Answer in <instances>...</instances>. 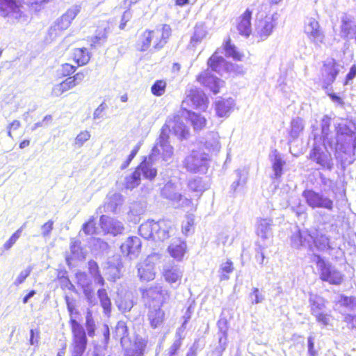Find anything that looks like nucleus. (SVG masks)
<instances>
[{"label": "nucleus", "instance_id": "nucleus-1", "mask_svg": "<svg viewBox=\"0 0 356 356\" xmlns=\"http://www.w3.org/2000/svg\"><path fill=\"white\" fill-rule=\"evenodd\" d=\"M332 119L328 115H324L321 120V136L318 141H323L331 149L334 150V156L338 159L341 154L345 153L349 145L356 148V134L346 124H338L335 126L336 133L330 129Z\"/></svg>", "mask_w": 356, "mask_h": 356}, {"label": "nucleus", "instance_id": "nucleus-2", "mask_svg": "<svg viewBox=\"0 0 356 356\" xmlns=\"http://www.w3.org/2000/svg\"><path fill=\"white\" fill-rule=\"evenodd\" d=\"M172 130L174 134L179 139L186 138L188 135V129L181 121L179 116H174L169 118L163 126L160 135L152 149L149 159L154 160V157L161 155L165 162H170L173 156V147L170 144L169 133Z\"/></svg>", "mask_w": 356, "mask_h": 356}, {"label": "nucleus", "instance_id": "nucleus-3", "mask_svg": "<svg viewBox=\"0 0 356 356\" xmlns=\"http://www.w3.org/2000/svg\"><path fill=\"white\" fill-rule=\"evenodd\" d=\"M226 63L227 61L222 56H218L217 51L214 52L207 61L209 68L197 76V81L214 94L218 93L224 81L211 74V71L220 74L224 71Z\"/></svg>", "mask_w": 356, "mask_h": 356}, {"label": "nucleus", "instance_id": "nucleus-4", "mask_svg": "<svg viewBox=\"0 0 356 356\" xmlns=\"http://www.w3.org/2000/svg\"><path fill=\"white\" fill-rule=\"evenodd\" d=\"M170 35L171 28L168 24H164L161 29L146 30L139 37L137 49L140 51H145L150 47L153 39L158 40L161 37L159 41L153 45L155 50H160L167 43Z\"/></svg>", "mask_w": 356, "mask_h": 356}, {"label": "nucleus", "instance_id": "nucleus-5", "mask_svg": "<svg viewBox=\"0 0 356 356\" xmlns=\"http://www.w3.org/2000/svg\"><path fill=\"white\" fill-rule=\"evenodd\" d=\"M314 140L313 147L309 154V159L318 166V169L332 171L334 164L330 152L327 149L328 145L318 141L317 136H314Z\"/></svg>", "mask_w": 356, "mask_h": 356}, {"label": "nucleus", "instance_id": "nucleus-6", "mask_svg": "<svg viewBox=\"0 0 356 356\" xmlns=\"http://www.w3.org/2000/svg\"><path fill=\"white\" fill-rule=\"evenodd\" d=\"M315 257L316 258L315 261L320 279L323 282L332 285H341L344 280V274L332 263L323 259L320 255H316Z\"/></svg>", "mask_w": 356, "mask_h": 356}, {"label": "nucleus", "instance_id": "nucleus-7", "mask_svg": "<svg viewBox=\"0 0 356 356\" xmlns=\"http://www.w3.org/2000/svg\"><path fill=\"white\" fill-rule=\"evenodd\" d=\"M19 0H0V13L11 24H25L29 16L22 10Z\"/></svg>", "mask_w": 356, "mask_h": 356}, {"label": "nucleus", "instance_id": "nucleus-8", "mask_svg": "<svg viewBox=\"0 0 356 356\" xmlns=\"http://www.w3.org/2000/svg\"><path fill=\"white\" fill-rule=\"evenodd\" d=\"M70 324L72 330V356H83L88 343L86 330L83 325L74 318H71Z\"/></svg>", "mask_w": 356, "mask_h": 356}, {"label": "nucleus", "instance_id": "nucleus-9", "mask_svg": "<svg viewBox=\"0 0 356 356\" xmlns=\"http://www.w3.org/2000/svg\"><path fill=\"white\" fill-rule=\"evenodd\" d=\"M141 293L145 305L149 308L161 307L170 297V292L164 289L160 284H155L147 289H142Z\"/></svg>", "mask_w": 356, "mask_h": 356}, {"label": "nucleus", "instance_id": "nucleus-10", "mask_svg": "<svg viewBox=\"0 0 356 356\" xmlns=\"http://www.w3.org/2000/svg\"><path fill=\"white\" fill-rule=\"evenodd\" d=\"M141 175L146 179L152 180L157 175V170L149 162H143L129 176L126 177L124 186L132 190L140 183Z\"/></svg>", "mask_w": 356, "mask_h": 356}, {"label": "nucleus", "instance_id": "nucleus-11", "mask_svg": "<svg viewBox=\"0 0 356 356\" xmlns=\"http://www.w3.org/2000/svg\"><path fill=\"white\" fill-rule=\"evenodd\" d=\"M302 195L307 204L313 209L321 208L331 211L334 207L333 200L321 192L306 189L302 192Z\"/></svg>", "mask_w": 356, "mask_h": 356}, {"label": "nucleus", "instance_id": "nucleus-12", "mask_svg": "<svg viewBox=\"0 0 356 356\" xmlns=\"http://www.w3.org/2000/svg\"><path fill=\"white\" fill-rule=\"evenodd\" d=\"M309 302L311 313L315 316L316 321L323 325H327L330 316L327 312L325 300L319 296L310 294Z\"/></svg>", "mask_w": 356, "mask_h": 356}, {"label": "nucleus", "instance_id": "nucleus-13", "mask_svg": "<svg viewBox=\"0 0 356 356\" xmlns=\"http://www.w3.org/2000/svg\"><path fill=\"white\" fill-rule=\"evenodd\" d=\"M208 155L200 151H192L186 157L184 165L191 172H204L207 169Z\"/></svg>", "mask_w": 356, "mask_h": 356}, {"label": "nucleus", "instance_id": "nucleus-14", "mask_svg": "<svg viewBox=\"0 0 356 356\" xmlns=\"http://www.w3.org/2000/svg\"><path fill=\"white\" fill-rule=\"evenodd\" d=\"M304 33L309 41L316 47H321L325 41V34L318 22L314 17H307L305 20Z\"/></svg>", "mask_w": 356, "mask_h": 356}, {"label": "nucleus", "instance_id": "nucleus-15", "mask_svg": "<svg viewBox=\"0 0 356 356\" xmlns=\"http://www.w3.org/2000/svg\"><path fill=\"white\" fill-rule=\"evenodd\" d=\"M280 15L274 13L270 16H266L265 18L259 21L257 26V33L261 40L267 39L273 33V29L277 25Z\"/></svg>", "mask_w": 356, "mask_h": 356}, {"label": "nucleus", "instance_id": "nucleus-16", "mask_svg": "<svg viewBox=\"0 0 356 356\" xmlns=\"http://www.w3.org/2000/svg\"><path fill=\"white\" fill-rule=\"evenodd\" d=\"M79 12L80 8L78 6H74L68 9L51 27L50 34L52 35L53 32L55 31V35H57L56 31H63L67 29L70 26L72 19L75 18Z\"/></svg>", "mask_w": 356, "mask_h": 356}, {"label": "nucleus", "instance_id": "nucleus-17", "mask_svg": "<svg viewBox=\"0 0 356 356\" xmlns=\"http://www.w3.org/2000/svg\"><path fill=\"white\" fill-rule=\"evenodd\" d=\"M339 72V65L333 58H327L325 60L322 68V77L323 87L327 88L335 81Z\"/></svg>", "mask_w": 356, "mask_h": 356}, {"label": "nucleus", "instance_id": "nucleus-18", "mask_svg": "<svg viewBox=\"0 0 356 356\" xmlns=\"http://www.w3.org/2000/svg\"><path fill=\"white\" fill-rule=\"evenodd\" d=\"M184 270L178 265L168 264L163 267V277L170 286L177 289L181 284Z\"/></svg>", "mask_w": 356, "mask_h": 356}, {"label": "nucleus", "instance_id": "nucleus-19", "mask_svg": "<svg viewBox=\"0 0 356 356\" xmlns=\"http://www.w3.org/2000/svg\"><path fill=\"white\" fill-rule=\"evenodd\" d=\"M151 226L153 234L152 239L154 241H164L170 237L173 231L172 223L168 220H151Z\"/></svg>", "mask_w": 356, "mask_h": 356}, {"label": "nucleus", "instance_id": "nucleus-20", "mask_svg": "<svg viewBox=\"0 0 356 356\" xmlns=\"http://www.w3.org/2000/svg\"><path fill=\"white\" fill-rule=\"evenodd\" d=\"M161 195L177 203L179 207H184L191 203L190 200L184 198L180 193L177 192V186L172 181H169L165 184L161 190Z\"/></svg>", "mask_w": 356, "mask_h": 356}, {"label": "nucleus", "instance_id": "nucleus-21", "mask_svg": "<svg viewBox=\"0 0 356 356\" xmlns=\"http://www.w3.org/2000/svg\"><path fill=\"white\" fill-rule=\"evenodd\" d=\"M120 249L130 259H136L141 250V241L137 236H129L121 245Z\"/></svg>", "mask_w": 356, "mask_h": 356}, {"label": "nucleus", "instance_id": "nucleus-22", "mask_svg": "<svg viewBox=\"0 0 356 356\" xmlns=\"http://www.w3.org/2000/svg\"><path fill=\"white\" fill-rule=\"evenodd\" d=\"M191 102L192 104L197 108L205 110L207 107V97L202 90L197 88H191L187 93L183 104Z\"/></svg>", "mask_w": 356, "mask_h": 356}, {"label": "nucleus", "instance_id": "nucleus-23", "mask_svg": "<svg viewBox=\"0 0 356 356\" xmlns=\"http://www.w3.org/2000/svg\"><path fill=\"white\" fill-rule=\"evenodd\" d=\"M138 276L141 281L149 282L155 277V266L152 259L148 257L137 265Z\"/></svg>", "mask_w": 356, "mask_h": 356}, {"label": "nucleus", "instance_id": "nucleus-24", "mask_svg": "<svg viewBox=\"0 0 356 356\" xmlns=\"http://www.w3.org/2000/svg\"><path fill=\"white\" fill-rule=\"evenodd\" d=\"M99 222L104 232L113 236L122 234L124 229L122 222L104 215L101 216Z\"/></svg>", "mask_w": 356, "mask_h": 356}, {"label": "nucleus", "instance_id": "nucleus-25", "mask_svg": "<svg viewBox=\"0 0 356 356\" xmlns=\"http://www.w3.org/2000/svg\"><path fill=\"white\" fill-rule=\"evenodd\" d=\"M341 34L343 38H353L356 35V24L353 17L343 14L341 18Z\"/></svg>", "mask_w": 356, "mask_h": 356}, {"label": "nucleus", "instance_id": "nucleus-26", "mask_svg": "<svg viewBox=\"0 0 356 356\" xmlns=\"http://www.w3.org/2000/svg\"><path fill=\"white\" fill-rule=\"evenodd\" d=\"M311 237L310 232L298 230L291 236V245L296 249L307 248L310 250Z\"/></svg>", "mask_w": 356, "mask_h": 356}, {"label": "nucleus", "instance_id": "nucleus-27", "mask_svg": "<svg viewBox=\"0 0 356 356\" xmlns=\"http://www.w3.org/2000/svg\"><path fill=\"white\" fill-rule=\"evenodd\" d=\"M251 16L252 12L247 9L240 17V21L237 25V30L239 34L245 38L248 37L252 32Z\"/></svg>", "mask_w": 356, "mask_h": 356}, {"label": "nucleus", "instance_id": "nucleus-28", "mask_svg": "<svg viewBox=\"0 0 356 356\" xmlns=\"http://www.w3.org/2000/svg\"><path fill=\"white\" fill-rule=\"evenodd\" d=\"M311 237V249L312 250V244L318 250H325L330 248L329 238L325 234L319 233L317 230L310 232Z\"/></svg>", "mask_w": 356, "mask_h": 356}, {"label": "nucleus", "instance_id": "nucleus-29", "mask_svg": "<svg viewBox=\"0 0 356 356\" xmlns=\"http://www.w3.org/2000/svg\"><path fill=\"white\" fill-rule=\"evenodd\" d=\"M113 261L108 260L105 267V275L108 276V280L115 281L120 278V257L116 256L113 259Z\"/></svg>", "mask_w": 356, "mask_h": 356}, {"label": "nucleus", "instance_id": "nucleus-30", "mask_svg": "<svg viewBox=\"0 0 356 356\" xmlns=\"http://www.w3.org/2000/svg\"><path fill=\"white\" fill-rule=\"evenodd\" d=\"M273 220L270 218L260 219L257 222V234L261 239L265 240L272 236Z\"/></svg>", "mask_w": 356, "mask_h": 356}, {"label": "nucleus", "instance_id": "nucleus-31", "mask_svg": "<svg viewBox=\"0 0 356 356\" xmlns=\"http://www.w3.org/2000/svg\"><path fill=\"white\" fill-rule=\"evenodd\" d=\"M234 105V101L232 98L219 100L216 104V113L219 117L228 116Z\"/></svg>", "mask_w": 356, "mask_h": 356}, {"label": "nucleus", "instance_id": "nucleus-32", "mask_svg": "<svg viewBox=\"0 0 356 356\" xmlns=\"http://www.w3.org/2000/svg\"><path fill=\"white\" fill-rule=\"evenodd\" d=\"M161 307H152L148 313V319L153 328L160 326L164 319V312Z\"/></svg>", "mask_w": 356, "mask_h": 356}, {"label": "nucleus", "instance_id": "nucleus-33", "mask_svg": "<svg viewBox=\"0 0 356 356\" xmlns=\"http://www.w3.org/2000/svg\"><path fill=\"white\" fill-rule=\"evenodd\" d=\"M70 252L72 256L66 257V261L68 265L70 264V259H76L81 260L85 257L81 246V241L76 238H72L70 239Z\"/></svg>", "mask_w": 356, "mask_h": 356}, {"label": "nucleus", "instance_id": "nucleus-34", "mask_svg": "<svg viewBox=\"0 0 356 356\" xmlns=\"http://www.w3.org/2000/svg\"><path fill=\"white\" fill-rule=\"evenodd\" d=\"M304 129L303 120L299 117L293 118L291 122L290 131H289V143L297 139L302 133Z\"/></svg>", "mask_w": 356, "mask_h": 356}, {"label": "nucleus", "instance_id": "nucleus-35", "mask_svg": "<svg viewBox=\"0 0 356 356\" xmlns=\"http://www.w3.org/2000/svg\"><path fill=\"white\" fill-rule=\"evenodd\" d=\"M124 202L123 196L115 193L108 197V201L104 205V211L107 212L115 213L119 206H121Z\"/></svg>", "mask_w": 356, "mask_h": 356}, {"label": "nucleus", "instance_id": "nucleus-36", "mask_svg": "<svg viewBox=\"0 0 356 356\" xmlns=\"http://www.w3.org/2000/svg\"><path fill=\"white\" fill-rule=\"evenodd\" d=\"M186 244L181 241L174 242L168 247L170 254L178 261H180L185 253Z\"/></svg>", "mask_w": 356, "mask_h": 356}, {"label": "nucleus", "instance_id": "nucleus-37", "mask_svg": "<svg viewBox=\"0 0 356 356\" xmlns=\"http://www.w3.org/2000/svg\"><path fill=\"white\" fill-rule=\"evenodd\" d=\"M75 86H76L74 83L70 76L61 83L56 84L52 88L51 95L54 97H59L65 92L73 88Z\"/></svg>", "mask_w": 356, "mask_h": 356}, {"label": "nucleus", "instance_id": "nucleus-38", "mask_svg": "<svg viewBox=\"0 0 356 356\" xmlns=\"http://www.w3.org/2000/svg\"><path fill=\"white\" fill-rule=\"evenodd\" d=\"M145 207L142 202H135L130 206V210L128 213V218L129 220L135 223L139 220V216L145 211Z\"/></svg>", "mask_w": 356, "mask_h": 356}, {"label": "nucleus", "instance_id": "nucleus-39", "mask_svg": "<svg viewBox=\"0 0 356 356\" xmlns=\"http://www.w3.org/2000/svg\"><path fill=\"white\" fill-rule=\"evenodd\" d=\"M219 135L216 132H211L207 136L205 141V147L209 151L213 152H218L220 149V144L219 142Z\"/></svg>", "mask_w": 356, "mask_h": 356}, {"label": "nucleus", "instance_id": "nucleus-40", "mask_svg": "<svg viewBox=\"0 0 356 356\" xmlns=\"http://www.w3.org/2000/svg\"><path fill=\"white\" fill-rule=\"evenodd\" d=\"M97 296L104 313L106 314H109L111 311V302L108 296L106 290L104 288L99 289L97 291Z\"/></svg>", "mask_w": 356, "mask_h": 356}, {"label": "nucleus", "instance_id": "nucleus-41", "mask_svg": "<svg viewBox=\"0 0 356 356\" xmlns=\"http://www.w3.org/2000/svg\"><path fill=\"white\" fill-rule=\"evenodd\" d=\"M235 173L236 175L237 179L231 185V188L234 191H235L238 186L245 185L248 175V172L245 168L237 169L235 171Z\"/></svg>", "mask_w": 356, "mask_h": 356}, {"label": "nucleus", "instance_id": "nucleus-42", "mask_svg": "<svg viewBox=\"0 0 356 356\" xmlns=\"http://www.w3.org/2000/svg\"><path fill=\"white\" fill-rule=\"evenodd\" d=\"M188 186L190 190L200 193H202V192L208 188L207 184H205L202 179L199 177H195L189 180Z\"/></svg>", "mask_w": 356, "mask_h": 356}, {"label": "nucleus", "instance_id": "nucleus-43", "mask_svg": "<svg viewBox=\"0 0 356 356\" xmlns=\"http://www.w3.org/2000/svg\"><path fill=\"white\" fill-rule=\"evenodd\" d=\"M85 327L87 331V334L89 337L92 338L95 335L97 329L95 321L93 318L92 312L88 309L86 315Z\"/></svg>", "mask_w": 356, "mask_h": 356}, {"label": "nucleus", "instance_id": "nucleus-44", "mask_svg": "<svg viewBox=\"0 0 356 356\" xmlns=\"http://www.w3.org/2000/svg\"><path fill=\"white\" fill-rule=\"evenodd\" d=\"M225 51L227 57L232 58L235 60H241L243 57V55L237 50L235 45L231 44L230 39L225 44Z\"/></svg>", "mask_w": 356, "mask_h": 356}, {"label": "nucleus", "instance_id": "nucleus-45", "mask_svg": "<svg viewBox=\"0 0 356 356\" xmlns=\"http://www.w3.org/2000/svg\"><path fill=\"white\" fill-rule=\"evenodd\" d=\"M337 305L343 307L348 310H353L356 308V298L341 295L337 302Z\"/></svg>", "mask_w": 356, "mask_h": 356}, {"label": "nucleus", "instance_id": "nucleus-46", "mask_svg": "<svg viewBox=\"0 0 356 356\" xmlns=\"http://www.w3.org/2000/svg\"><path fill=\"white\" fill-rule=\"evenodd\" d=\"M189 120L195 131H200L206 125L205 118L198 113H190Z\"/></svg>", "mask_w": 356, "mask_h": 356}, {"label": "nucleus", "instance_id": "nucleus-47", "mask_svg": "<svg viewBox=\"0 0 356 356\" xmlns=\"http://www.w3.org/2000/svg\"><path fill=\"white\" fill-rule=\"evenodd\" d=\"M207 31L202 25H197L195 27L194 33L191 38V44L196 46L206 36Z\"/></svg>", "mask_w": 356, "mask_h": 356}, {"label": "nucleus", "instance_id": "nucleus-48", "mask_svg": "<svg viewBox=\"0 0 356 356\" xmlns=\"http://www.w3.org/2000/svg\"><path fill=\"white\" fill-rule=\"evenodd\" d=\"M74 59L79 65H83L88 63L90 56L86 49H76L74 52Z\"/></svg>", "mask_w": 356, "mask_h": 356}, {"label": "nucleus", "instance_id": "nucleus-49", "mask_svg": "<svg viewBox=\"0 0 356 356\" xmlns=\"http://www.w3.org/2000/svg\"><path fill=\"white\" fill-rule=\"evenodd\" d=\"M147 346V341L141 338L137 337L133 348L127 349L126 351H132L136 356H143V352Z\"/></svg>", "mask_w": 356, "mask_h": 356}, {"label": "nucleus", "instance_id": "nucleus-50", "mask_svg": "<svg viewBox=\"0 0 356 356\" xmlns=\"http://www.w3.org/2000/svg\"><path fill=\"white\" fill-rule=\"evenodd\" d=\"M234 270L233 263L231 261H227L222 263L219 268L220 280H227L229 278L228 274L231 273Z\"/></svg>", "mask_w": 356, "mask_h": 356}, {"label": "nucleus", "instance_id": "nucleus-51", "mask_svg": "<svg viewBox=\"0 0 356 356\" xmlns=\"http://www.w3.org/2000/svg\"><path fill=\"white\" fill-rule=\"evenodd\" d=\"M118 309L122 312H129L134 306L131 296L127 294L125 298L116 302Z\"/></svg>", "mask_w": 356, "mask_h": 356}, {"label": "nucleus", "instance_id": "nucleus-52", "mask_svg": "<svg viewBox=\"0 0 356 356\" xmlns=\"http://www.w3.org/2000/svg\"><path fill=\"white\" fill-rule=\"evenodd\" d=\"M138 232L143 238L147 240L152 239L153 234L151 220H147L141 224L139 227Z\"/></svg>", "mask_w": 356, "mask_h": 356}, {"label": "nucleus", "instance_id": "nucleus-53", "mask_svg": "<svg viewBox=\"0 0 356 356\" xmlns=\"http://www.w3.org/2000/svg\"><path fill=\"white\" fill-rule=\"evenodd\" d=\"M114 334L117 339L121 340V342H122V340L128 335V328L124 321H121L117 323L115 327Z\"/></svg>", "mask_w": 356, "mask_h": 356}, {"label": "nucleus", "instance_id": "nucleus-54", "mask_svg": "<svg viewBox=\"0 0 356 356\" xmlns=\"http://www.w3.org/2000/svg\"><path fill=\"white\" fill-rule=\"evenodd\" d=\"M285 162L282 159V158L276 154L275 156L274 161L273 162V169L274 171V178L278 179L282 175V168Z\"/></svg>", "mask_w": 356, "mask_h": 356}, {"label": "nucleus", "instance_id": "nucleus-55", "mask_svg": "<svg viewBox=\"0 0 356 356\" xmlns=\"http://www.w3.org/2000/svg\"><path fill=\"white\" fill-rule=\"evenodd\" d=\"M82 291L89 306L93 307L97 304V298L95 296L92 286L89 288L86 287V289H83Z\"/></svg>", "mask_w": 356, "mask_h": 356}, {"label": "nucleus", "instance_id": "nucleus-56", "mask_svg": "<svg viewBox=\"0 0 356 356\" xmlns=\"http://www.w3.org/2000/svg\"><path fill=\"white\" fill-rule=\"evenodd\" d=\"M165 88V81L163 80H158L152 85L151 91L154 95L159 97L164 94Z\"/></svg>", "mask_w": 356, "mask_h": 356}, {"label": "nucleus", "instance_id": "nucleus-57", "mask_svg": "<svg viewBox=\"0 0 356 356\" xmlns=\"http://www.w3.org/2000/svg\"><path fill=\"white\" fill-rule=\"evenodd\" d=\"M25 226L26 223H24L19 229H18L3 244V248L6 250H10L12 248V246L16 243V241L20 237L22 229L25 227Z\"/></svg>", "mask_w": 356, "mask_h": 356}, {"label": "nucleus", "instance_id": "nucleus-58", "mask_svg": "<svg viewBox=\"0 0 356 356\" xmlns=\"http://www.w3.org/2000/svg\"><path fill=\"white\" fill-rule=\"evenodd\" d=\"M95 225L96 223L95 222V218L92 216L87 222L83 225L82 231L86 235L95 234L97 232V227Z\"/></svg>", "mask_w": 356, "mask_h": 356}, {"label": "nucleus", "instance_id": "nucleus-59", "mask_svg": "<svg viewBox=\"0 0 356 356\" xmlns=\"http://www.w3.org/2000/svg\"><path fill=\"white\" fill-rule=\"evenodd\" d=\"M78 284L81 287L82 290L92 286V281L85 273H79L76 274Z\"/></svg>", "mask_w": 356, "mask_h": 356}, {"label": "nucleus", "instance_id": "nucleus-60", "mask_svg": "<svg viewBox=\"0 0 356 356\" xmlns=\"http://www.w3.org/2000/svg\"><path fill=\"white\" fill-rule=\"evenodd\" d=\"M252 304H259L264 300V296L258 288L254 287L250 293Z\"/></svg>", "mask_w": 356, "mask_h": 356}, {"label": "nucleus", "instance_id": "nucleus-61", "mask_svg": "<svg viewBox=\"0 0 356 356\" xmlns=\"http://www.w3.org/2000/svg\"><path fill=\"white\" fill-rule=\"evenodd\" d=\"M107 34L108 31L106 27L103 29H99L92 40V42L94 44L104 42L107 38Z\"/></svg>", "mask_w": 356, "mask_h": 356}, {"label": "nucleus", "instance_id": "nucleus-62", "mask_svg": "<svg viewBox=\"0 0 356 356\" xmlns=\"http://www.w3.org/2000/svg\"><path fill=\"white\" fill-rule=\"evenodd\" d=\"M90 138V134L88 131H81L75 138V145L81 147L84 143Z\"/></svg>", "mask_w": 356, "mask_h": 356}, {"label": "nucleus", "instance_id": "nucleus-63", "mask_svg": "<svg viewBox=\"0 0 356 356\" xmlns=\"http://www.w3.org/2000/svg\"><path fill=\"white\" fill-rule=\"evenodd\" d=\"M182 344L179 342H173L172 344L165 350L166 356H179V350Z\"/></svg>", "mask_w": 356, "mask_h": 356}, {"label": "nucleus", "instance_id": "nucleus-64", "mask_svg": "<svg viewBox=\"0 0 356 356\" xmlns=\"http://www.w3.org/2000/svg\"><path fill=\"white\" fill-rule=\"evenodd\" d=\"M93 246L96 250H99L102 252H105L108 249V244L101 238H94Z\"/></svg>", "mask_w": 356, "mask_h": 356}]
</instances>
